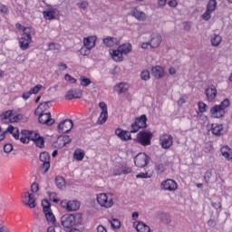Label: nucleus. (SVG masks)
<instances>
[{
    "label": "nucleus",
    "mask_w": 232,
    "mask_h": 232,
    "mask_svg": "<svg viewBox=\"0 0 232 232\" xmlns=\"http://www.w3.org/2000/svg\"><path fill=\"white\" fill-rule=\"evenodd\" d=\"M231 106L229 99H225L220 104L215 105L210 109V115L213 119H222L226 115V110Z\"/></svg>",
    "instance_id": "f257e3e1"
},
{
    "label": "nucleus",
    "mask_w": 232,
    "mask_h": 232,
    "mask_svg": "<svg viewBox=\"0 0 232 232\" xmlns=\"http://www.w3.org/2000/svg\"><path fill=\"white\" fill-rule=\"evenodd\" d=\"M153 139V132L150 130H141L136 135L134 142L140 144V146H151V140Z\"/></svg>",
    "instance_id": "f03ea898"
},
{
    "label": "nucleus",
    "mask_w": 232,
    "mask_h": 232,
    "mask_svg": "<svg viewBox=\"0 0 232 232\" xmlns=\"http://www.w3.org/2000/svg\"><path fill=\"white\" fill-rule=\"evenodd\" d=\"M42 208L44 211V215L45 216V218L48 222V224H52V226H55V215H53V212L52 211V204L48 199H44L42 201Z\"/></svg>",
    "instance_id": "7ed1b4c3"
},
{
    "label": "nucleus",
    "mask_w": 232,
    "mask_h": 232,
    "mask_svg": "<svg viewBox=\"0 0 232 232\" xmlns=\"http://www.w3.org/2000/svg\"><path fill=\"white\" fill-rule=\"evenodd\" d=\"M96 198L101 208H104L105 209H110V208H113V195L107 193H100L97 195Z\"/></svg>",
    "instance_id": "20e7f679"
},
{
    "label": "nucleus",
    "mask_w": 232,
    "mask_h": 232,
    "mask_svg": "<svg viewBox=\"0 0 232 232\" xmlns=\"http://www.w3.org/2000/svg\"><path fill=\"white\" fill-rule=\"evenodd\" d=\"M146 122H148L146 114H142L140 117L136 118L135 121L130 125V133H137L139 130L147 128L148 124Z\"/></svg>",
    "instance_id": "39448f33"
},
{
    "label": "nucleus",
    "mask_w": 232,
    "mask_h": 232,
    "mask_svg": "<svg viewBox=\"0 0 232 232\" xmlns=\"http://www.w3.org/2000/svg\"><path fill=\"white\" fill-rule=\"evenodd\" d=\"M57 15H59V9H57L55 5L46 4V8L43 11L44 19L46 21H53Z\"/></svg>",
    "instance_id": "423d86ee"
},
{
    "label": "nucleus",
    "mask_w": 232,
    "mask_h": 232,
    "mask_svg": "<svg viewBox=\"0 0 232 232\" xmlns=\"http://www.w3.org/2000/svg\"><path fill=\"white\" fill-rule=\"evenodd\" d=\"M29 135L30 140H32V142H34L36 148H44V137L41 136V134L34 130H31V132H29Z\"/></svg>",
    "instance_id": "0eeeda50"
},
{
    "label": "nucleus",
    "mask_w": 232,
    "mask_h": 232,
    "mask_svg": "<svg viewBox=\"0 0 232 232\" xmlns=\"http://www.w3.org/2000/svg\"><path fill=\"white\" fill-rule=\"evenodd\" d=\"M50 160H51V157L48 152L44 151L40 153V161L42 162V165H41L42 173H46L48 169H50Z\"/></svg>",
    "instance_id": "6e6552de"
},
{
    "label": "nucleus",
    "mask_w": 232,
    "mask_h": 232,
    "mask_svg": "<svg viewBox=\"0 0 232 232\" xmlns=\"http://www.w3.org/2000/svg\"><path fill=\"white\" fill-rule=\"evenodd\" d=\"M149 162H150V156L144 152L139 153L134 158V163H135V166H137V168H144L148 165Z\"/></svg>",
    "instance_id": "1a4fd4ad"
},
{
    "label": "nucleus",
    "mask_w": 232,
    "mask_h": 232,
    "mask_svg": "<svg viewBox=\"0 0 232 232\" xmlns=\"http://www.w3.org/2000/svg\"><path fill=\"white\" fill-rule=\"evenodd\" d=\"M160 188L164 191H177L179 188V184H177V181L168 179L160 183Z\"/></svg>",
    "instance_id": "9d476101"
},
{
    "label": "nucleus",
    "mask_w": 232,
    "mask_h": 232,
    "mask_svg": "<svg viewBox=\"0 0 232 232\" xmlns=\"http://www.w3.org/2000/svg\"><path fill=\"white\" fill-rule=\"evenodd\" d=\"M99 108H101L102 111L97 120V124H104L108 121V105L106 102H102L99 103Z\"/></svg>",
    "instance_id": "9b49d317"
},
{
    "label": "nucleus",
    "mask_w": 232,
    "mask_h": 232,
    "mask_svg": "<svg viewBox=\"0 0 232 232\" xmlns=\"http://www.w3.org/2000/svg\"><path fill=\"white\" fill-rule=\"evenodd\" d=\"M160 144L163 150H169L173 146V136L171 134H162L160 137Z\"/></svg>",
    "instance_id": "f8f14e48"
},
{
    "label": "nucleus",
    "mask_w": 232,
    "mask_h": 232,
    "mask_svg": "<svg viewBox=\"0 0 232 232\" xmlns=\"http://www.w3.org/2000/svg\"><path fill=\"white\" fill-rule=\"evenodd\" d=\"M0 119L2 122H5L7 124L12 122H17V121H19V117L14 114V111H6L4 113H2L0 115Z\"/></svg>",
    "instance_id": "ddd939ff"
},
{
    "label": "nucleus",
    "mask_w": 232,
    "mask_h": 232,
    "mask_svg": "<svg viewBox=\"0 0 232 232\" xmlns=\"http://www.w3.org/2000/svg\"><path fill=\"white\" fill-rule=\"evenodd\" d=\"M62 226L70 229L75 226V216L72 214H65L61 218Z\"/></svg>",
    "instance_id": "4468645a"
},
{
    "label": "nucleus",
    "mask_w": 232,
    "mask_h": 232,
    "mask_svg": "<svg viewBox=\"0 0 232 232\" xmlns=\"http://www.w3.org/2000/svg\"><path fill=\"white\" fill-rule=\"evenodd\" d=\"M72 128H73V121L72 120H64L58 124L59 133H68L72 131Z\"/></svg>",
    "instance_id": "2eb2a0df"
},
{
    "label": "nucleus",
    "mask_w": 232,
    "mask_h": 232,
    "mask_svg": "<svg viewBox=\"0 0 232 232\" xmlns=\"http://www.w3.org/2000/svg\"><path fill=\"white\" fill-rule=\"evenodd\" d=\"M82 97V91L81 89H71L64 95L65 101L81 99Z\"/></svg>",
    "instance_id": "dca6fc26"
},
{
    "label": "nucleus",
    "mask_w": 232,
    "mask_h": 232,
    "mask_svg": "<svg viewBox=\"0 0 232 232\" xmlns=\"http://www.w3.org/2000/svg\"><path fill=\"white\" fill-rule=\"evenodd\" d=\"M35 115L39 117L38 121L40 124H47V126H52V124L54 122V121L52 120V114L50 112H44Z\"/></svg>",
    "instance_id": "f3484780"
},
{
    "label": "nucleus",
    "mask_w": 232,
    "mask_h": 232,
    "mask_svg": "<svg viewBox=\"0 0 232 232\" xmlns=\"http://www.w3.org/2000/svg\"><path fill=\"white\" fill-rule=\"evenodd\" d=\"M23 202L25 206L31 208H35V196L30 192H25L23 198Z\"/></svg>",
    "instance_id": "a211bd4d"
},
{
    "label": "nucleus",
    "mask_w": 232,
    "mask_h": 232,
    "mask_svg": "<svg viewBox=\"0 0 232 232\" xmlns=\"http://www.w3.org/2000/svg\"><path fill=\"white\" fill-rule=\"evenodd\" d=\"M102 43L108 48H112L113 46H119L121 44V39L117 37L107 36L102 39Z\"/></svg>",
    "instance_id": "6ab92c4d"
},
{
    "label": "nucleus",
    "mask_w": 232,
    "mask_h": 232,
    "mask_svg": "<svg viewBox=\"0 0 232 232\" xmlns=\"http://www.w3.org/2000/svg\"><path fill=\"white\" fill-rule=\"evenodd\" d=\"M115 134L121 140L128 141L131 140V131L123 130L122 129H116Z\"/></svg>",
    "instance_id": "aec40b11"
},
{
    "label": "nucleus",
    "mask_w": 232,
    "mask_h": 232,
    "mask_svg": "<svg viewBox=\"0 0 232 232\" xmlns=\"http://www.w3.org/2000/svg\"><path fill=\"white\" fill-rule=\"evenodd\" d=\"M109 52H110L111 57L116 63H122V61H124V56H123L124 54L121 52L119 48L117 50L111 49Z\"/></svg>",
    "instance_id": "412c9836"
},
{
    "label": "nucleus",
    "mask_w": 232,
    "mask_h": 232,
    "mask_svg": "<svg viewBox=\"0 0 232 232\" xmlns=\"http://www.w3.org/2000/svg\"><path fill=\"white\" fill-rule=\"evenodd\" d=\"M72 142V138H70V136L68 135H63V136H60L58 137L55 144H56V148H64V146H66V144H70Z\"/></svg>",
    "instance_id": "4be33fe9"
},
{
    "label": "nucleus",
    "mask_w": 232,
    "mask_h": 232,
    "mask_svg": "<svg viewBox=\"0 0 232 232\" xmlns=\"http://www.w3.org/2000/svg\"><path fill=\"white\" fill-rule=\"evenodd\" d=\"M220 152L222 157L226 159V160H228L229 162H232V149L229 148L227 145H224L220 148Z\"/></svg>",
    "instance_id": "5701e85b"
},
{
    "label": "nucleus",
    "mask_w": 232,
    "mask_h": 232,
    "mask_svg": "<svg viewBox=\"0 0 232 232\" xmlns=\"http://www.w3.org/2000/svg\"><path fill=\"white\" fill-rule=\"evenodd\" d=\"M151 75L155 77V79H162V77H164V68L160 65L151 67Z\"/></svg>",
    "instance_id": "b1692460"
},
{
    "label": "nucleus",
    "mask_w": 232,
    "mask_h": 232,
    "mask_svg": "<svg viewBox=\"0 0 232 232\" xmlns=\"http://www.w3.org/2000/svg\"><path fill=\"white\" fill-rule=\"evenodd\" d=\"M160 43H162V36L159 34H152L150 46H151V48H159V46H160Z\"/></svg>",
    "instance_id": "393cba45"
},
{
    "label": "nucleus",
    "mask_w": 232,
    "mask_h": 232,
    "mask_svg": "<svg viewBox=\"0 0 232 232\" xmlns=\"http://www.w3.org/2000/svg\"><path fill=\"white\" fill-rule=\"evenodd\" d=\"M217 88H207L205 91V95L209 102H213L217 98Z\"/></svg>",
    "instance_id": "a878e982"
},
{
    "label": "nucleus",
    "mask_w": 232,
    "mask_h": 232,
    "mask_svg": "<svg viewBox=\"0 0 232 232\" xmlns=\"http://www.w3.org/2000/svg\"><path fill=\"white\" fill-rule=\"evenodd\" d=\"M50 102H42L38 105V107L34 111V114H41V113H49L48 110H50Z\"/></svg>",
    "instance_id": "bb28decb"
},
{
    "label": "nucleus",
    "mask_w": 232,
    "mask_h": 232,
    "mask_svg": "<svg viewBox=\"0 0 232 232\" xmlns=\"http://www.w3.org/2000/svg\"><path fill=\"white\" fill-rule=\"evenodd\" d=\"M132 15L138 21H146V13L140 11L139 7L132 8Z\"/></svg>",
    "instance_id": "cd10ccee"
},
{
    "label": "nucleus",
    "mask_w": 232,
    "mask_h": 232,
    "mask_svg": "<svg viewBox=\"0 0 232 232\" xmlns=\"http://www.w3.org/2000/svg\"><path fill=\"white\" fill-rule=\"evenodd\" d=\"M30 43H32V37L22 36L19 39V46L21 50H28Z\"/></svg>",
    "instance_id": "c85d7f7f"
},
{
    "label": "nucleus",
    "mask_w": 232,
    "mask_h": 232,
    "mask_svg": "<svg viewBox=\"0 0 232 232\" xmlns=\"http://www.w3.org/2000/svg\"><path fill=\"white\" fill-rule=\"evenodd\" d=\"M96 41H97V37L95 36H89L87 38H84L83 46L85 48H88L89 50H92V48H94Z\"/></svg>",
    "instance_id": "c756f323"
},
{
    "label": "nucleus",
    "mask_w": 232,
    "mask_h": 232,
    "mask_svg": "<svg viewBox=\"0 0 232 232\" xmlns=\"http://www.w3.org/2000/svg\"><path fill=\"white\" fill-rule=\"evenodd\" d=\"M211 131L213 135H216L218 137H220V135L224 134V126L222 124H212Z\"/></svg>",
    "instance_id": "7c9ffc66"
},
{
    "label": "nucleus",
    "mask_w": 232,
    "mask_h": 232,
    "mask_svg": "<svg viewBox=\"0 0 232 232\" xmlns=\"http://www.w3.org/2000/svg\"><path fill=\"white\" fill-rule=\"evenodd\" d=\"M134 227H136V231L138 232H150L151 229L150 227L142 222H134Z\"/></svg>",
    "instance_id": "2f4dec72"
},
{
    "label": "nucleus",
    "mask_w": 232,
    "mask_h": 232,
    "mask_svg": "<svg viewBox=\"0 0 232 232\" xmlns=\"http://www.w3.org/2000/svg\"><path fill=\"white\" fill-rule=\"evenodd\" d=\"M81 208V202L78 200H70L68 201L67 211H78Z\"/></svg>",
    "instance_id": "473e14b6"
},
{
    "label": "nucleus",
    "mask_w": 232,
    "mask_h": 232,
    "mask_svg": "<svg viewBox=\"0 0 232 232\" xmlns=\"http://www.w3.org/2000/svg\"><path fill=\"white\" fill-rule=\"evenodd\" d=\"M21 133H22V137L20 138V142H22V144H28L30 140H32L30 139V134H29V133H32V130H24L21 131Z\"/></svg>",
    "instance_id": "72a5a7b5"
},
{
    "label": "nucleus",
    "mask_w": 232,
    "mask_h": 232,
    "mask_svg": "<svg viewBox=\"0 0 232 232\" xmlns=\"http://www.w3.org/2000/svg\"><path fill=\"white\" fill-rule=\"evenodd\" d=\"M7 133H11V135L16 140H19V129L17 127H14L13 125H9L6 129Z\"/></svg>",
    "instance_id": "f704fd0d"
},
{
    "label": "nucleus",
    "mask_w": 232,
    "mask_h": 232,
    "mask_svg": "<svg viewBox=\"0 0 232 232\" xmlns=\"http://www.w3.org/2000/svg\"><path fill=\"white\" fill-rule=\"evenodd\" d=\"M118 49L120 50V52L121 53V54L123 55H128V53H130L131 52V44L127 43V44H122L121 45H120L118 47Z\"/></svg>",
    "instance_id": "c9c22d12"
},
{
    "label": "nucleus",
    "mask_w": 232,
    "mask_h": 232,
    "mask_svg": "<svg viewBox=\"0 0 232 232\" xmlns=\"http://www.w3.org/2000/svg\"><path fill=\"white\" fill-rule=\"evenodd\" d=\"M85 155L86 153L84 152V150H82V149H76L73 153V160L79 162L81 160H83Z\"/></svg>",
    "instance_id": "e433bc0d"
},
{
    "label": "nucleus",
    "mask_w": 232,
    "mask_h": 232,
    "mask_svg": "<svg viewBox=\"0 0 232 232\" xmlns=\"http://www.w3.org/2000/svg\"><path fill=\"white\" fill-rule=\"evenodd\" d=\"M41 92V88H33L29 92H25L23 93L22 97L24 99V101H27V99H30L32 95H35Z\"/></svg>",
    "instance_id": "4c0bfd02"
},
{
    "label": "nucleus",
    "mask_w": 232,
    "mask_h": 232,
    "mask_svg": "<svg viewBox=\"0 0 232 232\" xmlns=\"http://www.w3.org/2000/svg\"><path fill=\"white\" fill-rule=\"evenodd\" d=\"M54 181H55V185L59 189H64V188H66V181L64 180V178L61 176H57Z\"/></svg>",
    "instance_id": "58836bf2"
},
{
    "label": "nucleus",
    "mask_w": 232,
    "mask_h": 232,
    "mask_svg": "<svg viewBox=\"0 0 232 232\" xmlns=\"http://www.w3.org/2000/svg\"><path fill=\"white\" fill-rule=\"evenodd\" d=\"M211 44L212 46H218L222 43V36L218 34H213L211 36Z\"/></svg>",
    "instance_id": "ea45409f"
},
{
    "label": "nucleus",
    "mask_w": 232,
    "mask_h": 232,
    "mask_svg": "<svg viewBox=\"0 0 232 232\" xmlns=\"http://www.w3.org/2000/svg\"><path fill=\"white\" fill-rule=\"evenodd\" d=\"M23 32L24 34L22 36L24 37H32V35H35V30L32 27H25Z\"/></svg>",
    "instance_id": "a19ab883"
},
{
    "label": "nucleus",
    "mask_w": 232,
    "mask_h": 232,
    "mask_svg": "<svg viewBox=\"0 0 232 232\" xmlns=\"http://www.w3.org/2000/svg\"><path fill=\"white\" fill-rule=\"evenodd\" d=\"M207 10L215 12L217 10V0H209L207 5Z\"/></svg>",
    "instance_id": "79ce46f5"
},
{
    "label": "nucleus",
    "mask_w": 232,
    "mask_h": 232,
    "mask_svg": "<svg viewBox=\"0 0 232 232\" xmlns=\"http://www.w3.org/2000/svg\"><path fill=\"white\" fill-rule=\"evenodd\" d=\"M199 113H206L208 111V105L204 102H198Z\"/></svg>",
    "instance_id": "37998d69"
},
{
    "label": "nucleus",
    "mask_w": 232,
    "mask_h": 232,
    "mask_svg": "<svg viewBox=\"0 0 232 232\" xmlns=\"http://www.w3.org/2000/svg\"><path fill=\"white\" fill-rule=\"evenodd\" d=\"M76 6H78L80 10L86 11L88 6H90V3H88V1H80L76 4Z\"/></svg>",
    "instance_id": "c03bdc74"
},
{
    "label": "nucleus",
    "mask_w": 232,
    "mask_h": 232,
    "mask_svg": "<svg viewBox=\"0 0 232 232\" xmlns=\"http://www.w3.org/2000/svg\"><path fill=\"white\" fill-rule=\"evenodd\" d=\"M49 198L55 204H58L61 199H59V195L56 192H49Z\"/></svg>",
    "instance_id": "a18cd8bd"
},
{
    "label": "nucleus",
    "mask_w": 232,
    "mask_h": 232,
    "mask_svg": "<svg viewBox=\"0 0 232 232\" xmlns=\"http://www.w3.org/2000/svg\"><path fill=\"white\" fill-rule=\"evenodd\" d=\"M152 177L153 174L148 172H140L138 175H136V179H151Z\"/></svg>",
    "instance_id": "49530a36"
},
{
    "label": "nucleus",
    "mask_w": 232,
    "mask_h": 232,
    "mask_svg": "<svg viewBox=\"0 0 232 232\" xmlns=\"http://www.w3.org/2000/svg\"><path fill=\"white\" fill-rule=\"evenodd\" d=\"M111 226L112 229H119V228H121V221L117 218H113L111 221Z\"/></svg>",
    "instance_id": "de8ad7c7"
},
{
    "label": "nucleus",
    "mask_w": 232,
    "mask_h": 232,
    "mask_svg": "<svg viewBox=\"0 0 232 232\" xmlns=\"http://www.w3.org/2000/svg\"><path fill=\"white\" fill-rule=\"evenodd\" d=\"M155 169L158 173H164V171H166V165H164V163H158Z\"/></svg>",
    "instance_id": "09e8293b"
},
{
    "label": "nucleus",
    "mask_w": 232,
    "mask_h": 232,
    "mask_svg": "<svg viewBox=\"0 0 232 232\" xmlns=\"http://www.w3.org/2000/svg\"><path fill=\"white\" fill-rule=\"evenodd\" d=\"M211 14H213V11L206 9L205 13L202 14L203 21H209V19H211Z\"/></svg>",
    "instance_id": "8fccbe9b"
},
{
    "label": "nucleus",
    "mask_w": 232,
    "mask_h": 232,
    "mask_svg": "<svg viewBox=\"0 0 232 232\" xmlns=\"http://www.w3.org/2000/svg\"><path fill=\"white\" fill-rule=\"evenodd\" d=\"M140 77H141L142 81H150V71L143 70L140 72Z\"/></svg>",
    "instance_id": "3c124183"
},
{
    "label": "nucleus",
    "mask_w": 232,
    "mask_h": 232,
    "mask_svg": "<svg viewBox=\"0 0 232 232\" xmlns=\"http://www.w3.org/2000/svg\"><path fill=\"white\" fill-rule=\"evenodd\" d=\"M81 84H82V86H85V87L90 86V84H92V80H90V78L82 77Z\"/></svg>",
    "instance_id": "603ef678"
},
{
    "label": "nucleus",
    "mask_w": 232,
    "mask_h": 232,
    "mask_svg": "<svg viewBox=\"0 0 232 232\" xmlns=\"http://www.w3.org/2000/svg\"><path fill=\"white\" fill-rule=\"evenodd\" d=\"M121 168L123 169V175H128L133 171V169H131V167H128L127 165H121Z\"/></svg>",
    "instance_id": "864d4df0"
},
{
    "label": "nucleus",
    "mask_w": 232,
    "mask_h": 232,
    "mask_svg": "<svg viewBox=\"0 0 232 232\" xmlns=\"http://www.w3.org/2000/svg\"><path fill=\"white\" fill-rule=\"evenodd\" d=\"M213 173H211V171H207L204 175V180L206 182V184H209V180H211V177H212Z\"/></svg>",
    "instance_id": "5fc2aeb1"
},
{
    "label": "nucleus",
    "mask_w": 232,
    "mask_h": 232,
    "mask_svg": "<svg viewBox=\"0 0 232 232\" xmlns=\"http://www.w3.org/2000/svg\"><path fill=\"white\" fill-rule=\"evenodd\" d=\"M64 79L67 81V82H71V84H75V82H77V80H75V78L72 77L70 74H65Z\"/></svg>",
    "instance_id": "6e6d98bb"
},
{
    "label": "nucleus",
    "mask_w": 232,
    "mask_h": 232,
    "mask_svg": "<svg viewBox=\"0 0 232 232\" xmlns=\"http://www.w3.org/2000/svg\"><path fill=\"white\" fill-rule=\"evenodd\" d=\"M14 150V146L11 143H7L4 146V151L5 153H10Z\"/></svg>",
    "instance_id": "4d7b16f0"
},
{
    "label": "nucleus",
    "mask_w": 232,
    "mask_h": 232,
    "mask_svg": "<svg viewBox=\"0 0 232 232\" xmlns=\"http://www.w3.org/2000/svg\"><path fill=\"white\" fill-rule=\"evenodd\" d=\"M48 46L49 50H61V45L58 44L51 43Z\"/></svg>",
    "instance_id": "13d9d810"
},
{
    "label": "nucleus",
    "mask_w": 232,
    "mask_h": 232,
    "mask_svg": "<svg viewBox=\"0 0 232 232\" xmlns=\"http://www.w3.org/2000/svg\"><path fill=\"white\" fill-rule=\"evenodd\" d=\"M122 171H123L122 165L116 167L114 169V175H116V176L117 175H124Z\"/></svg>",
    "instance_id": "bf43d9fd"
},
{
    "label": "nucleus",
    "mask_w": 232,
    "mask_h": 232,
    "mask_svg": "<svg viewBox=\"0 0 232 232\" xmlns=\"http://www.w3.org/2000/svg\"><path fill=\"white\" fill-rule=\"evenodd\" d=\"M92 49H89V48H86L85 46L84 47H82L81 50H80V53L82 54V55H90V51H91Z\"/></svg>",
    "instance_id": "052dcab7"
},
{
    "label": "nucleus",
    "mask_w": 232,
    "mask_h": 232,
    "mask_svg": "<svg viewBox=\"0 0 232 232\" xmlns=\"http://www.w3.org/2000/svg\"><path fill=\"white\" fill-rule=\"evenodd\" d=\"M31 191H32V193H37V191H39V184L33 183L31 185Z\"/></svg>",
    "instance_id": "680f3d73"
},
{
    "label": "nucleus",
    "mask_w": 232,
    "mask_h": 232,
    "mask_svg": "<svg viewBox=\"0 0 232 232\" xmlns=\"http://www.w3.org/2000/svg\"><path fill=\"white\" fill-rule=\"evenodd\" d=\"M61 208H63V209H66V211H68V200L63 199L61 201L60 203Z\"/></svg>",
    "instance_id": "e2e57ef3"
},
{
    "label": "nucleus",
    "mask_w": 232,
    "mask_h": 232,
    "mask_svg": "<svg viewBox=\"0 0 232 232\" xmlns=\"http://www.w3.org/2000/svg\"><path fill=\"white\" fill-rule=\"evenodd\" d=\"M168 5L171 8H175L179 5V2H177V0H170V1H169Z\"/></svg>",
    "instance_id": "0e129e2a"
},
{
    "label": "nucleus",
    "mask_w": 232,
    "mask_h": 232,
    "mask_svg": "<svg viewBox=\"0 0 232 232\" xmlns=\"http://www.w3.org/2000/svg\"><path fill=\"white\" fill-rule=\"evenodd\" d=\"M211 206L214 209H222V203L220 202L212 203Z\"/></svg>",
    "instance_id": "69168bd1"
},
{
    "label": "nucleus",
    "mask_w": 232,
    "mask_h": 232,
    "mask_svg": "<svg viewBox=\"0 0 232 232\" xmlns=\"http://www.w3.org/2000/svg\"><path fill=\"white\" fill-rule=\"evenodd\" d=\"M0 12H2V14H8L9 12L8 7L6 5H1Z\"/></svg>",
    "instance_id": "338daca9"
},
{
    "label": "nucleus",
    "mask_w": 232,
    "mask_h": 232,
    "mask_svg": "<svg viewBox=\"0 0 232 232\" xmlns=\"http://www.w3.org/2000/svg\"><path fill=\"white\" fill-rule=\"evenodd\" d=\"M97 232H108V230L106 229V227L102 225H99L97 227Z\"/></svg>",
    "instance_id": "774afa93"
}]
</instances>
